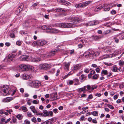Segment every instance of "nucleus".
<instances>
[{"label": "nucleus", "mask_w": 124, "mask_h": 124, "mask_svg": "<svg viewBox=\"0 0 124 124\" xmlns=\"http://www.w3.org/2000/svg\"><path fill=\"white\" fill-rule=\"evenodd\" d=\"M70 20H71L70 21V23H64V28H68L73 27L75 26V24H77L78 22H80L81 21L78 17H75L74 16L70 17Z\"/></svg>", "instance_id": "nucleus-1"}, {"label": "nucleus", "mask_w": 124, "mask_h": 124, "mask_svg": "<svg viewBox=\"0 0 124 124\" xmlns=\"http://www.w3.org/2000/svg\"><path fill=\"white\" fill-rule=\"evenodd\" d=\"M43 30H46L47 32L53 34H56L61 32L60 31L56 28H52L47 25H44L41 27Z\"/></svg>", "instance_id": "nucleus-2"}, {"label": "nucleus", "mask_w": 124, "mask_h": 124, "mask_svg": "<svg viewBox=\"0 0 124 124\" xmlns=\"http://www.w3.org/2000/svg\"><path fill=\"white\" fill-rule=\"evenodd\" d=\"M48 41L44 39H40L32 43V45L37 46H43L48 43Z\"/></svg>", "instance_id": "nucleus-3"}, {"label": "nucleus", "mask_w": 124, "mask_h": 124, "mask_svg": "<svg viewBox=\"0 0 124 124\" xmlns=\"http://www.w3.org/2000/svg\"><path fill=\"white\" fill-rule=\"evenodd\" d=\"M28 85L32 87L35 88H38L41 85V82L38 80L30 81L28 83Z\"/></svg>", "instance_id": "nucleus-4"}, {"label": "nucleus", "mask_w": 124, "mask_h": 124, "mask_svg": "<svg viewBox=\"0 0 124 124\" xmlns=\"http://www.w3.org/2000/svg\"><path fill=\"white\" fill-rule=\"evenodd\" d=\"M92 2L91 1H87L82 3L77 4L75 5V7L77 8L84 7L90 4Z\"/></svg>", "instance_id": "nucleus-5"}, {"label": "nucleus", "mask_w": 124, "mask_h": 124, "mask_svg": "<svg viewBox=\"0 0 124 124\" xmlns=\"http://www.w3.org/2000/svg\"><path fill=\"white\" fill-rule=\"evenodd\" d=\"M2 90L3 92V94L4 95L6 96L9 94V90L8 86L6 85L3 86Z\"/></svg>", "instance_id": "nucleus-6"}, {"label": "nucleus", "mask_w": 124, "mask_h": 124, "mask_svg": "<svg viewBox=\"0 0 124 124\" xmlns=\"http://www.w3.org/2000/svg\"><path fill=\"white\" fill-rule=\"evenodd\" d=\"M50 65L47 63H43L40 64L39 66V68L41 70H46L50 68Z\"/></svg>", "instance_id": "nucleus-7"}, {"label": "nucleus", "mask_w": 124, "mask_h": 124, "mask_svg": "<svg viewBox=\"0 0 124 124\" xmlns=\"http://www.w3.org/2000/svg\"><path fill=\"white\" fill-rule=\"evenodd\" d=\"M94 54V52L92 50L90 49L86 51L83 54L84 56L90 57L92 56Z\"/></svg>", "instance_id": "nucleus-8"}, {"label": "nucleus", "mask_w": 124, "mask_h": 124, "mask_svg": "<svg viewBox=\"0 0 124 124\" xmlns=\"http://www.w3.org/2000/svg\"><path fill=\"white\" fill-rule=\"evenodd\" d=\"M19 68L23 71H27L30 68V66L24 64H21L19 65Z\"/></svg>", "instance_id": "nucleus-9"}, {"label": "nucleus", "mask_w": 124, "mask_h": 124, "mask_svg": "<svg viewBox=\"0 0 124 124\" xmlns=\"http://www.w3.org/2000/svg\"><path fill=\"white\" fill-rule=\"evenodd\" d=\"M31 58V57L24 55L21 56L20 57V60L22 61H27L29 60Z\"/></svg>", "instance_id": "nucleus-10"}, {"label": "nucleus", "mask_w": 124, "mask_h": 124, "mask_svg": "<svg viewBox=\"0 0 124 124\" xmlns=\"http://www.w3.org/2000/svg\"><path fill=\"white\" fill-rule=\"evenodd\" d=\"M17 54L16 52H13L8 56V59L11 61H12L13 59L16 55Z\"/></svg>", "instance_id": "nucleus-11"}, {"label": "nucleus", "mask_w": 124, "mask_h": 124, "mask_svg": "<svg viewBox=\"0 0 124 124\" xmlns=\"http://www.w3.org/2000/svg\"><path fill=\"white\" fill-rule=\"evenodd\" d=\"M31 76L30 75L24 73L23 75L22 78L24 79H28L31 78Z\"/></svg>", "instance_id": "nucleus-12"}, {"label": "nucleus", "mask_w": 124, "mask_h": 124, "mask_svg": "<svg viewBox=\"0 0 124 124\" xmlns=\"http://www.w3.org/2000/svg\"><path fill=\"white\" fill-rule=\"evenodd\" d=\"M13 99V98L12 97H8L4 98L2 100L4 102H8Z\"/></svg>", "instance_id": "nucleus-13"}, {"label": "nucleus", "mask_w": 124, "mask_h": 124, "mask_svg": "<svg viewBox=\"0 0 124 124\" xmlns=\"http://www.w3.org/2000/svg\"><path fill=\"white\" fill-rule=\"evenodd\" d=\"M57 1L58 2H60L62 4L66 5H69V2L64 0H58Z\"/></svg>", "instance_id": "nucleus-14"}, {"label": "nucleus", "mask_w": 124, "mask_h": 124, "mask_svg": "<svg viewBox=\"0 0 124 124\" xmlns=\"http://www.w3.org/2000/svg\"><path fill=\"white\" fill-rule=\"evenodd\" d=\"M51 97L53 99V100H55L58 98H57V93L56 92H55L54 93L52 94H51Z\"/></svg>", "instance_id": "nucleus-15"}, {"label": "nucleus", "mask_w": 124, "mask_h": 124, "mask_svg": "<svg viewBox=\"0 0 124 124\" xmlns=\"http://www.w3.org/2000/svg\"><path fill=\"white\" fill-rule=\"evenodd\" d=\"M103 36H95L93 37V38L94 40H97L103 38Z\"/></svg>", "instance_id": "nucleus-16"}, {"label": "nucleus", "mask_w": 124, "mask_h": 124, "mask_svg": "<svg viewBox=\"0 0 124 124\" xmlns=\"http://www.w3.org/2000/svg\"><path fill=\"white\" fill-rule=\"evenodd\" d=\"M81 65L80 64H77L75 65L73 68H74V70H77L80 69L81 68Z\"/></svg>", "instance_id": "nucleus-17"}, {"label": "nucleus", "mask_w": 124, "mask_h": 124, "mask_svg": "<svg viewBox=\"0 0 124 124\" xmlns=\"http://www.w3.org/2000/svg\"><path fill=\"white\" fill-rule=\"evenodd\" d=\"M111 7L110 6V4L108 5H106L105 8H104V10L105 11H109L110 9V7Z\"/></svg>", "instance_id": "nucleus-18"}, {"label": "nucleus", "mask_w": 124, "mask_h": 124, "mask_svg": "<svg viewBox=\"0 0 124 124\" xmlns=\"http://www.w3.org/2000/svg\"><path fill=\"white\" fill-rule=\"evenodd\" d=\"M55 11L60 12H65L66 11V10L63 9L62 8H58L55 9Z\"/></svg>", "instance_id": "nucleus-19"}, {"label": "nucleus", "mask_w": 124, "mask_h": 124, "mask_svg": "<svg viewBox=\"0 0 124 124\" xmlns=\"http://www.w3.org/2000/svg\"><path fill=\"white\" fill-rule=\"evenodd\" d=\"M41 60V59L39 58L36 57V58H33L31 60V61L33 62H37L40 61Z\"/></svg>", "instance_id": "nucleus-20"}, {"label": "nucleus", "mask_w": 124, "mask_h": 124, "mask_svg": "<svg viewBox=\"0 0 124 124\" xmlns=\"http://www.w3.org/2000/svg\"><path fill=\"white\" fill-rule=\"evenodd\" d=\"M58 50H59L58 49V50L56 49H55L49 52V54L51 56L54 55V54L56 53L57 51Z\"/></svg>", "instance_id": "nucleus-21"}, {"label": "nucleus", "mask_w": 124, "mask_h": 124, "mask_svg": "<svg viewBox=\"0 0 124 124\" xmlns=\"http://www.w3.org/2000/svg\"><path fill=\"white\" fill-rule=\"evenodd\" d=\"M74 83H75L74 85H78L80 84L79 80L77 78H75L73 79Z\"/></svg>", "instance_id": "nucleus-22"}, {"label": "nucleus", "mask_w": 124, "mask_h": 124, "mask_svg": "<svg viewBox=\"0 0 124 124\" xmlns=\"http://www.w3.org/2000/svg\"><path fill=\"white\" fill-rule=\"evenodd\" d=\"M86 87V86H85L83 87L79 88L78 89V91L79 93H81L82 92L85 90Z\"/></svg>", "instance_id": "nucleus-23"}, {"label": "nucleus", "mask_w": 124, "mask_h": 124, "mask_svg": "<svg viewBox=\"0 0 124 124\" xmlns=\"http://www.w3.org/2000/svg\"><path fill=\"white\" fill-rule=\"evenodd\" d=\"M117 67L115 65L111 67V70L114 72H116L117 70Z\"/></svg>", "instance_id": "nucleus-24"}, {"label": "nucleus", "mask_w": 124, "mask_h": 124, "mask_svg": "<svg viewBox=\"0 0 124 124\" xmlns=\"http://www.w3.org/2000/svg\"><path fill=\"white\" fill-rule=\"evenodd\" d=\"M16 117L19 120H21L22 119L23 116L21 114H19L16 115Z\"/></svg>", "instance_id": "nucleus-25"}, {"label": "nucleus", "mask_w": 124, "mask_h": 124, "mask_svg": "<svg viewBox=\"0 0 124 124\" xmlns=\"http://www.w3.org/2000/svg\"><path fill=\"white\" fill-rule=\"evenodd\" d=\"M102 8H103V7L102 5H100L95 8V11H98L100 10L101 9H102Z\"/></svg>", "instance_id": "nucleus-26"}, {"label": "nucleus", "mask_w": 124, "mask_h": 124, "mask_svg": "<svg viewBox=\"0 0 124 124\" xmlns=\"http://www.w3.org/2000/svg\"><path fill=\"white\" fill-rule=\"evenodd\" d=\"M70 64L69 63H66L64 64V68L66 69L67 70H68V68Z\"/></svg>", "instance_id": "nucleus-27"}, {"label": "nucleus", "mask_w": 124, "mask_h": 124, "mask_svg": "<svg viewBox=\"0 0 124 124\" xmlns=\"http://www.w3.org/2000/svg\"><path fill=\"white\" fill-rule=\"evenodd\" d=\"M98 112L95 111L91 112V114L94 116H98Z\"/></svg>", "instance_id": "nucleus-28"}, {"label": "nucleus", "mask_w": 124, "mask_h": 124, "mask_svg": "<svg viewBox=\"0 0 124 124\" xmlns=\"http://www.w3.org/2000/svg\"><path fill=\"white\" fill-rule=\"evenodd\" d=\"M43 112L45 115V116H49V113H48V112L45 109L43 110Z\"/></svg>", "instance_id": "nucleus-29"}, {"label": "nucleus", "mask_w": 124, "mask_h": 124, "mask_svg": "<svg viewBox=\"0 0 124 124\" xmlns=\"http://www.w3.org/2000/svg\"><path fill=\"white\" fill-rule=\"evenodd\" d=\"M118 64L120 66H122L124 65V61L122 60H120L118 62Z\"/></svg>", "instance_id": "nucleus-30"}, {"label": "nucleus", "mask_w": 124, "mask_h": 124, "mask_svg": "<svg viewBox=\"0 0 124 124\" xmlns=\"http://www.w3.org/2000/svg\"><path fill=\"white\" fill-rule=\"evenodd\" d=\"M101 73V74L106 75L108 74V72L107 70H102Z\"/></svg>", "instance_id": "nucleus-31"}, {"label": "nucleus", "mask_w": 124, "mask_h": 124, "mask_svg": "<svg viewBox=\"0 0 124 124\" xmlns=\"http://www.w3.org/2000/svg\"><path fill=\"white\" fill-rule=\"evenodd\" d=\"M27 114L28 117H31L33 116L32 115L31 113L30 112H27Z\"/></svg>", "instance_id": "nucleus-32"}, {"label": "nucleus", "mask_w": 124, "mask_h": 124, "mask_svg": "<svg viewBox=\"0 0 124 124\" xmlns=\"http://www.w3.org/2000/svg\"><path fill=\"white\" fill-rule=\"evenodd\" d=\"M64 23H57V25L61 28H64Z\"/></svg>", "instance_id": "nucleus-33"}, {"label": "nucleus", "mask_w": 124, "mask_h": 124, "mask_svg": "<svg viewBox=\"0 0 124 124\" xmlns=\"http://www.w3.org/2000/svg\"><path fill=\"white\" fill-rule=\"evenodd\" d=\"M98 74H95L93 76V79H96L98 78Z\"/></svg>", "instance_id": "nucleus-34"}, {"label": "nucleus", "mask_w": 124, "mask_h": 124, "mask_svg": "<svg viewBox=\"0 0 124 124\" xmlns=\"http://www.w3.org/2000/svg\"><path fill=\"white\" fill-rule=\"evenodd\" d=\"M32 102L34 104H38L39 103V101L38 100H34L32 101Z\"/></svg>", "instance_id": "nucleus-35"}, {"label": "nucleus", "mask_w": 124, "mask_h": 124, "mask_svg": "<svg viewBox=\"0 0 124 124\" xmlns=\"http://www.w3.org/2000/svg\"><path fill=\"white\" fill-rule=\"evenodd\" d=\"M104 63L106 65L108 66H111L113 65V64L111 63L104 62Z\"/></svg>", "instance_id": "nucleus-36"}, {"label": "nucleus", "mask_w": 124, "mask_h": 124, "mask_svg": "<svg viewBox=\"0 0 124 124\" xmlns=\"http://www.w3.org/2000/svg\"><path fill=\"white\" fill-rule=\"evenodd\" d=\"M21 108L25 112H26L27 111L28 109L26 107H24V106H22L21 107Z\"/></svg>", "instance_id": "nucleus-37"}, {"label": "nucleus", "mask_w": 124, "mask_h": 124, "mask_svg": "<svg viewBox=\"0 0 124 124\" xmlns=\"http://www.w3.org/2000/svg\"><path fill=\"white\" fill-rule=\"evenodd\" d=\"M16 44L18 46H20L22 44V43L20 41L18 40L16 41Z\"/></svg>", "instance_id": "nucleus-38"}, {"label": "nucleus", "mask_w": 124, "mask_h": 124, "mask_svg": "<svg viewBox=\"0 0 124 124\" xmlns=\"http://www.w3.org/2000/svg\"><path fill=\"white\" fill-rule=\"evenodd\" d=\"M25 43L28 45H31L32 44L33 41H32L31 40H30L28 41H26Z\"/></svg>", "instance_id": "nucleus-39"}, {"label": "nucleus", "mask_w": 124, "mask_h": 124, "mask_svg": "<svg viewBox=\"0 0 124 124\" xmlns=\"http://www.w3.org/2000/svg\"><path fill=\"white\" fill-rule=\"evenodd\" d=\"M31 120L32 122L36 123L37 122V121L36 118L35 117H33L31 119Z\"/></svg>", "instance_id": "nucleus-40"}, {"label": "nucleus", "mask_w": 124, "mask_h": 124, "mask_svg": "<svg viewBox=\"0 0 124 124\" xmlns=\"http://www.w3.org/2000/svg\"><path fill=\"white\" fill-rule=\"evenodd\" d=\"M78 42H80L81 43L83 44L84 41L83 39H81L80 38H79L78 39Z\"/></svg>", "instance_id": "nucleus-41"}, {"label": "nucleus", "mask_w": 124, "mask_h": 124, "mask_svg": "<svg viewBox=\"0 0 124 124\" xmlns=\"http://www.w3.org/2000/svg\"><path fill=\"white\" fill-rule=\"evenodd\" d=\"M95 73V72L93 70H92L91 71V73L90 74H89L88 75V76L89 77V76L90 75V76H91L92 75L94 74Z\"/></svg>", "instance_id": "nucleus-42"}, {"label": "nucleus", "mask_w": 124, "mask_h": 124, "mask_svg": "<svg viewBox=\"0 0 124 124\" xmlns=\"http://www.w3.org/2000/svg\"><path fill=\"white\" fill-rule=\"evenodd\" d=\"M9 36L11 38H14L15 37V35L13 32H12L10 33Z\"/></svg>", "instance_id": "nucleus-43"}, {"label": "nucleus", "mask_w": 124, "mask_h": 124, "mask_svg": "<svg viewBox=\"0 0 124 124\" xmlns=\"http://www.w3.org/2000/svg\"><path fill=\"white\" fill-rule=\"evenodd\" d=\"M107 106L108 107H109L111 109H114V107L113 106L111 105L108 104H107Z\"/></svg>", "instance_id": "nucleus-44"}, {"label": "nucleus", "mask_w": 124, "mask_h": 124, "mask_svg": "<svg viewBox=\"0 0 124 124\" xmlns=\"http://www.w3.org/2000/svg\"><path fill=\"white\" fill-rule=\"evenodd\" d=\"M93 24L94 25L97 24L99 23V21L97 20H95L93 21Z\"/></svg>", "instance_id": "nucleus-45"}, {"label": "nucleus", "mask_w": 124, "mask_h": 124, "mask_svg": "<svg viewBox=\"0 0 124 124\" xmlns=\"http://www.w3.org/2000/svg\"><path fill=\"white\" fill-rule=\"evenodd\" d=\"M93 21H90L88 23V25L89 26H92L94 25L93 24Z\"/></svg>", "instance_id": "nucleus-46"}, {"label": "nucleus", "mask_w": 124, "mask_h": 124, "mask_svg": "<svg viewBox=\"0 0 124 124\" xmlns=\"http://www.w3.org/2000/svg\"><path fill=\"white\" fill-rule=\"evenodd\" d=\"M87 89L88 90H92L91 86H90L89 85H87L86 86Z\"/></svg>", "instance_id": "nucleus-47"}, {"label": "nucleus", "mask_w": 124, "mask_h": 124, "mask_svg": "<svg viewBox=\"0 0 124 124\" xmlns=\"http://www.w3.org/2000/svg\"><path fill=\"white\" fill-rule=\"evenodd\" d=\"M84 71L86 73H88L89 72V70L87 68H85L84 69Z\"/></svg>", "instance_id": "nucleus-48"}, {"label": "nucleus", "mask_w": 124, "mask_h": 124, "mask_svg": "<svg viewBox=\"0 0 124 124\" xmlns=\"http://www.w3.org/2000/svg\"><path fill=\"white\" fill-rule=\"evenodd\" d=\"M30 108L32 111L34 109H35V108L34 106H31L30 107Z\"/></svg>", "instance_id": "nucleus-49"}, {"label": "nucleus", "mask_w": 124, "mask_h": 124, "mask_svg": "<svg viewBox=\"0 0 124 124\" xmlns=\"http://www.w3.org/2000/svg\"><path fill=\"white\" fill-rule=\"evenodd\" d=\"M48 113H49V116L50 115L51 116H53V113L52 111H50L48 112Z\"/></svg>", "instance_id": "nucleus-50"}, {"label": "nucleus", "mask_w": 124, "mask_h": 124, "mask_svg": "<svg viewBox=\"0 0 124 124\" xmlns=\"http://www.w3.org/2000/svg\"><path fill=\"white\" fill-rule=\"evenodd\" d=\"M97 87V86L96 85H93L91 86L92 90H93L94 89H96Z\"/></svg>", "instance_id": "nucleus-51"}, {"label": "nucleus", "mask_w": 124, "mask_h": 124, "mask_svg": "<svg viewBox=\"0 0 124 124\" xmlns=\"http://www.w3.org/2000/svg\"><path fill=\"white\" fill-rule=\"evenodd\" d=\"M25 123H26L25 124H30V122L27 120H26L24 121Z\"/></svg>", "instance_id": "nucleus-52"}, {"label": "nucleus", "mask_w": 124, "mask_h": 124, "mask_svg": "<svg viewBox=\"0 0 124 124\" xmlns=\"http://www.w3.org/2000/svg\"><path fill=\"white\" fill-rule=\"evenodd\" d=\"M74 82L73 80L72 81L71 80H69V83H68V85H72L73 84V83Z\"/></svg>", "instance_id": "nucleus-53"}, {"label": "nucleus", "mask_w": 124, "mask_h": 124, "mask_svg": "<svg viewBox=\"0 0 124 124\" xmlns=\"http://www.w3.org/2000/svg\"><path fill=\"white\" fill-rule=\"evenodd\" d=\"M112 74L111 72L107 76V78L108 79L110 78V77L112 75Z\"/></svg>", "instance_id": "nucleus-54"}, {"label": "nucleus", "mask_w": 124, "mask_h": 124, "mask_svg": "<svg viewBox=\"0 0 124 124\" xmlns=\"http://www.w3.org/2000/svg\"><path fill=\"white\" fill-rule=\"evenodd\" d=\"M6 111H7L8 113H9L10 114H11V113L13 111L12 110V109H10L9 110H7Z\"/></svg>", "instance_id": "nucleus-55"}, {"label": "nucleus", "mask_w": 124, "mask_h": 124, "mask_svg": "<svg viewBox=\"0 0 124 124\" xmlns=\"http://www.w3.org/2000/svg\"><path fill=\"white\" fill-rule=\"evenodd\" d=\"M23 5L22 4L20 6H19V10H20V9L19 8H20L21 9V10H22V9L23 8Z\"/></svg>", "instance_id": "nucleus-56"}, {"label": "nucleus", "mask_w": 124, "mask_h": 124, "mask_svg": "<svg viewBox=\"0 0 124 124\" xmlns=\"http://www.w3.org/2000/svg\"><path fill=\"white\" fill-rule=\"evenodd\" d=\"M41 56H42V57L45 58H47L48 57L47 56V55L46 54H43L42 55H41Z\"/></svg>", "instance_id": "nucleus-57"}, {"label": "nucleus", "mask_w": 124, "mask_h": 124, "mask_svg": "<svg viewBox=\"0 0 124 124\" xmlns=\"http://www.w3.org/2000/svg\"><path fill=\"white\" fill-rule=\"evenodd\" d=\"M114 39L115 42L116 43H117L119 41V40L118 39H117L116 38H114Z\"/></svg>", "instance_id": "nucleus-58"}, {"label": "nucleus", "mask_w": 124, "mask_h": 124, "mask_svg": "<svg viewBox=\"0 0 124 124\" xmlns=\"http://www.w3.org/2000/svg\"><path fill=\"white\" fill-rule=\"evenodd\" d=\"M110 32V30H107L106 31H105L104 32V34L106 35L108 34Z\"/></svg>", "instance_id": "nucleus-59"}, {"label": "nucleus", "mask_w": 124, "mask_h": 124, "mask_svg": "<svg viewBox=\"0 0 124 124\" xmlns=\"http://www.w3.org/2000/svg\"><path fill=\"white\" fill-rule=\"evenodd\" d=\"M116 13V11L115 10H113L111 11V14H115Z\"/></svg>", "instance_id": "nucleus-60"}, {"label": "nucleus", "mask_w": 124, "mask_h": 124, "mask_svg": "<svg viewBox=\"0 0 124 124\" xmlns=\"http://www.w3.org/2000/svg\"><path fill=\"white\" fill-rule=\"evenodd\" d=\"M58 109L56 108H54L53 109V111L55 113H57L58 112Z\"/></svg>", "instance_id": "nucleus-61"}, {"label": "nucleus", "mask_w": 124, "mask_h": 124, "mask_svg": "<svg viewBox=\"0 0 124 124\" xmlns=\"http://www.w3.org/2000/svg\"><path fill=\"white\" fill-rule=\"evenodd\" d=\"M60 70H58L57 71V72L56 74V76H57L59 75V74L60 73Z\"/></svg>", "instance_id": "nucleus-62"}, {"label": "nucleus", "mask_w": 124, "mask_h": 124, "mask_svg": "<svg viewBox=\"0 0 124 124\" xmlns=\"http://www.w3.org/2000/svg\"><path fill=\"white\" fill-rule=\"evenodd\" d=\"M81 44H81H79L78 45V47H79V48H82L83 47V45L82 44Z\"/></svg>", "instance_id": "nucleus-63"}, {"label": "nucleus", "mask_w": 124, "mask_h": 124, "mask_svg": "<svg viewBox=\"0 0 124 124\" xmlns=\"http://www.w3.org/2000/svg\"><path fill=\"white\" fill-rule=\"evenodd\" d=\"M51 120H49L47 122H46V124H51Z\"/></svg>", "instance_id": "nucleus-64"}]
</instances>
